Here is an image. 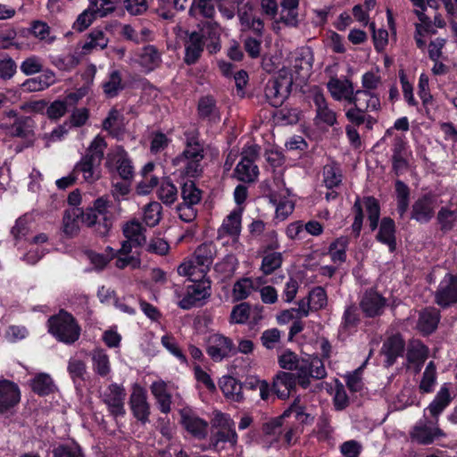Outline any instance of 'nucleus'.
Returning a JSON list of instances; mask_svg holds the SVG:
<instances>
[{"label": "nucleus", "mask_w": 457, "mask_h": 457, "mask_svg": "<svg viewBox=\"0 0 457 457\" xmlns=\"http://www.w3.org/2000/svg\"><path fill=\"white\" fill-rule=\"evenodd\" d=\"M196 130L185 133V149L172 160V165L177 168L176 172L183 178L189 179L181 186L182 203L189 205H196L202 199V192L191 179L201 175L203 171L202 161L204 158L203 145L198 139Z\"/></svg>", "instance_id": "1"}, {"label": "nucleus", "mask_w": 457, "mask_h": 457, "mask_svg": "<svg viewBox=\"0 0 457 457\" xmlns=\"http://www.w3.org/2000/svg\"><path fill=\"white\" fill-rule=\"evenodd\" d=\"M107 144L104 137L96 136L90 143L86 154L77 162L73 170L82 175L85 182L92 184L101 178V162Z\"/></svg>", "instance_id": "2"}, {"label": "nucleus", "mask_w": 457, "mask_h": 457, "mask_svg": "<svg viewBox=\"0 0 457 457\" xmlns=\"http://www.w3.org/2000/svg\"><path fill=\"white\" fill-rule=\"evenodd\" d=\"M212 433L211 444L215 451L220 452L227 447H234L237 443V434L235 430L233 420L227 414L220 411L214 412L212 420Z\"/></svg>", "instance_id": "3"}, {"label": "nucleus", "mask_w": 457, "mask_h": 457, "mask_svg": "<svg viewBox=\"0 0 457 457\" xmlns=\"http://www.w3.org/2000/svg\"><path fill=\"white\" fill-rule=\"evenodd\" d=\"M48 330L58 341L73 344L80 336V328L71 314L61 311L48 320Z\"/></svg>", "instance_id": "4"}, {"label": "nucleus", "mask_w": 457, "mask_h": 457, "mask_svg": "<svg viewBox=\"0 0 457 457\" xmlns=\"http://www.w3.org/2000/svg\"><path fill=\"white\" fill-rule=\"evenodd\" d=\"M211 285L207 280H198L186 287L184 293L179 288L175 290L178 298L177 304L183 310H189L193 307L202 305L211 295Z\"/></svg>", "instance_id": "5"}, {"label": "nucleus", "mask_w": 457, "mask_h": 457, "mask_svg": "<svg viewBox=\"0 0 457 457\" xmlns=\"http://www.w3.org/2000/svg\"><path fill=\"white\" fill-rule=\"evenodd\" d=\"M294 82L293 74L280 70L276 79L269 80L265 87V96L270 105L280 106L289 95Z\"/></svg>", "instance_id": "6"}, {"label": "nucleus", "mask_w": 457, "mask_h": 457, "mask_svg": "<svg viewBox=\"0 0 457 457\" xmlns=\"http://www.w3.org/2000/svg\"><path fill=\"white\" fill-rule=\"evenodd\" d=\"M294 370L298 385L304 389L311 385V378L321 379L327 376L324 363L319 357L303 359Z\"/></svg>", "instance_id": "7"}, {"label": "nucleus", "mask_w": 457, "mask_h": 457, "mask_svg": "<svg viewBox=\"0 0 457 457\" xmlns=\"http://www.w3.org/2000/svg\"><path fill=\"white\" fill-rule=\"evenodd\" d=\"M205 350L213 361L220 362L237 353L233 340L222 334L214 333L205 340Z\"/></svg>", "instance_id": "8"}, {"label": "nucleus", "mask_w": 457, "mask_h": 457, "mask_svg": "<svg viewBox=\"0 0 457 457\" xmlns=\"http://www.w3.org/2000/svg\"><path fill=\"white\" fill-rule=\"evenodd\" d=\"M106 168L111 171H117L123 180H129L134 174V167L128 153L123 147L118 145L112 148L106 155Z\"/></svg>", "instance_id": "9"}, {"label": "nucleus", "mask_w": 457, "mask_h": 457, "mask_svg": "<svg viewBox=\"0 0 457 457\" xmlns=\"http://www.w3.org/2000/svg\"><path fill=\"white\" fill-rule=\"evenodd\" d=\"M445 433L437 426V420L431 423L427 419L420 420L410 432L412 441L423 445H431L436 439L445 437Z\"/></svg>", "instance_id": "10"}, {"label": "nucleus", "mask_w": 457, "mask_h": 457, "mask_svg": "<svg viewBox=\"0 0 457 457\" xmlns=\"http://www.w3.org/2000/svg\"><path fill=\"white\" fill-rule=\"evenodd\" d=\"M435 303L441 308L457 303V276L447 273L435 292Z\"/></svg>", "instance_id": "11"}, {"label": "nucleus", "mask_w": 457, "mask_h": 457, "mask_svg": "<svg viewBox=\"0 0 457 457\" xmlns=\"http://www.w3.org/2000/svg\"><path fill=\"white\" fill-rule=\"evenodd\" d=\"M412 4L416 7L415 13L418 16L420 23L415 24V35L414 38L417 46L420 50H424L426 47V42L423 39L426 34H434L436 31L432 28V23L429 17L425 14L427 9L425 0H410Z\"/></svg>", "instance_id": "12"}, {"label": "nucleus", "mask_w": 457, "mask_h": 457, "mask_svg": "<svg viewBox=\"0 0 457 457\" xmlns=\"http://www.w3.org/2000/svg\"><path fill=\"white\" fill-rule=\"evenodd\" d=\"M125 388L116 383L109 385L102 395L103 402L106 404L111 414L115 417L125 414Z\"/></svg>", "instance_id": "13"}, {"label": "nucleus", "mask_w": 457, "mask_h": 457, "mask_svg": "<svg viewBox=\"0 0 457 457\" xmlns=\"http://www.w3.org/2000/svg\"><path fill=\"white\" fill-rule=\"evenodd\" d=\"M129 405L134 417L137 420L142 423L148 421L150 405L147 402L146 390L138 384H134L132 386V392L129 397Z\"/></svg>", "instance_id": "14"}, {"label": "nucleus", "mask_w": 457, "mask_h": 457, "mask_svg": "<svg viewBox=\"0 0 457 457\" xmlns=\"http://www.w3.org/2000/svg\"><path fill=\"white\" fill-rule=\"evenodd\" d=\"M291 411H285L279 417L274 418L263 424V442L268 447L279 445L287 421Z\"/></svg>", "instance_id": "15"}, {"label": "nucleus", "mask_w": 457, "mask_h": 457, "mask_svg": "<svg viewBox=\"0 0 457 457\" xmlns=\"http://www.w3.org/2000/svg\"><path fill=\"white\" fill-rule=\"evenodd\" d=\"M312 99L315 105L316 123H324L328 126H333L337 121L336 112L328 107L323 93L318 87H314L312 90Z\"/></svg>", "instance_id": "16"}, {"label": "nucleus", "mask_w": 457, "mask_h": 457, "mask_svg": "<svg viewBox=\"0 0 457 457\" xmlns=\"http://www.w3.org/2000/svg\"><path fill=\"white\" fill-rule=\"evenodd\" d=\"M435 207V195L425 194L414 202L411 209V219L420 223H427L433 218Z\"/></svg>", "instance_id": "17"}, {"label": "nucleus", "mask_w": 457, "mask_h": 457, "mask_svg": "<svg viewBox=\"0 0 457 457\" xmlns=\"http://www.w3.org/2000/svg\"><path fill=\"white\" fill-rule=\"evenodd\" d=\"M207 51L212 54L220 50L221 27L216 21H206L198 31Z\"/></svg>", "instance_id": "18"}, {"label": "nucleus", "mask_w": 457, "mask_h": 457, "mask_svg": "<svg viewBox=\"0 0 457 457\" xmlns=\"http://www.w3.org/2000/svg\"><path fill=\"white\" fill-rule=\"evenodd\" d=\"M313 64V54L309 47L297 50L294 55L293 68L295 79L304 81L311 74Z\"/></svg>", "instance_id": "19"}, {"label": "nucleus", "mask_w": 457, "mask_h": 457, "mask_svg": "<svg viewBox=\"0 0 457 457\" xmlns=\"http://www.w3.org/2000/svg\"><path fill=\"white\" fill-rule=\"evenodd\" d=\"M21 400L19 386L7 379L0 380V413L14 407Z\"/></svg>", "instance_id": "20"}, {"label": "nucleus", "mask_w": 457, "mask_h": 457, "mask_svg": "<svg viewBox=\"0 0 457 457\" xmlns=\"http://www.w3.org/2000/svg\"><path fill=\"white\" fill-rule=\"evenodd\" d=\"M386 300L376 290L370 289L363 294L360 306L368 317L378 316L382 313Z\"/></svg>", "instance_id": "21"}, {"label": "nucleus", "mask_w": 457, "mask_h": 457, "mask_svg": "<svg viewBox=\"0 0 457 457\" xmlns=\"http://www.w3.org/2000/svg\"><path fill=\"white\" fill-rule=\"evenodd\" d=\"M327 87L332 98L336 101H345L350 104L354 94L353 84L347 79L331 78L327 83Z\"/></svg>", "instance_id": "22"}, {"label": "nucleus", "mask_w": 457, "mask_h": 457, "mask_svg": "<svg viewBox=\"0 0 457 457\" xmlns=\"http://www.w3.org/2000/svg\"><path fill=\"white\" fill-rule=\"evenodd\" d=\"M181 422L185 429L197 438H204L208 433V423L197 417L190 410L184 409L180 412Z\"/></svg>", "instance_id": "23"}, {"label": "nucleus", "mask_w": 457, "mask_h": 457, "mask_svg": "<svg viewBox=\"0 0 457 457\" xmlns=\"http://www.w3.org/2000/svg\"><path fill=\"white\" fill-rule=\"evenodd\" d=\"M350 104L358 107V110L368 112H378L381 109L379 96L370 90L357 89L352 97Z\"/></svg>", "instance_id": "24"}, {"label": "nucleus", "mask_w": 457, "mask_h": 457, "mask_svg": "<svg viewBox=\"0 0 457 457\" xmlns=\"http://www.w3.org/2000/svg\"><path fill=\"white\" fill-rule=\"evenodd\" d=\"M296 378L292 372L280 371L273 378L272 389L280 399L287 398L296 387Z\"/></svg>", "instance_id": "25"}, {"label": "nucleus", "mask_w": 457, "mask_h": 457, "mask_svg": "<svg viewBox=\"0 0 457 457\" xmlns=\"http://www.w3.org/2000/svg\"><path fill=\"white\" fill-rule=\"evenodd\" d=\"M437 221L443 231H450L457 225V195H453L448 204L438 211Z\"/></svg>", "instance_id": "26"}, {"label": "nucleus", "mask_w": 457, "mask_h": 457, "mask_svg": "<svg viewBox=\"0 0 457 457\" xmlns=\"http://www.w3.org/2000/svg\"><path fill=\"white\" fill-rule=\"evenodd\" d=\"M204 46V42L202 40L199 32L193 31L189 33L185 41L184 62L187 65L195 63L201 57Z\"/></svg>", "instance_id": "27"}, {"label": "nucleus", "mask_w": 457, "mask_h": 457, "mask_svg": "<svg viewBox=\"0 0 457 457\" xmlns=\"http://www.w3.org/2000/svg\"><path fill=\"white\" fill-rule=\"evenodd\" d=\"M242 210L237 208L233 210L222 221L218 229L219 238L231 237L236 238L241 232Z\"/></svg>", "instance_id": "28"}, {"label": "nucleus", "mask_w": 457, "mask_h": 457, "mask_svg": "<svg viewBox=\"0 0 457 457\" xmlns=\"http://www.w3.org/2000/svg\"><path fill=\"white\" fill-rule=\"evenodd\" d=\"M137 62L144 72L149 73L160 66L162 55L154 46L148 45L138 53Z\"/></svg>", "instance_id": "29"}, {"label": "nucleus", "mask_w": 457, "mask_h": 457, "mask_svg": "<svg viewBox=\"0 0 457 457\" xmlns=\"http://www.w3.org/2000/svg\"><path fill=\"white\" fill-rule=\"evenodd\" d=\"M0 129L7 136L15 137H28L32 132L31 120L29 117L21 116L12 123L3 121Z\"/></svg>", "instance_id": "30"}, {"label": "nucleus", "mask_w": 457, "mask_h": 457, "mask_svg": "<svg viewBox=\"0 0 457 457\" xmlns=\"http://www.w3.org/2000/svg\"><path fill=\"white\" fill-rule=\"evenodd\" d=\"M216 249L212 243L202 244L195 249L192 258L198 266L199 273L203 276L206 274L212 265Z\"/></svg>", "instance_id": "31"}, {"label": "nucleus", "mask_w": 457, "mask_h": 457, "mask_svg": "<svg viewBox=\"0 0 457 457\" xmlns=\"http://www.w3.org/2000/svg\"><path fill=\"white\" fill-rule=\"evenodd\" d=\"M55 81V73L51 70H46L41 75L26 79L21 87L26 92H38L48 88Z\"/></svg>", "instance_id": "32"}, {"label": "nucleus", "mask_w": 457, "mask_h": 457, "mask_svg": "<svg viewBox=\"0 0 457 457\" xmlns=\"http://www.w3.org/2000/svg\"><path fill=\"white\" fill-rule=\"evenodd\" d=\"M428 356V349L420 341H411L407 350V360L415 372L421 370L425 361Z\"/></svg>", "instance_id": "33"}, {"label": "nucleus", "mask_w": 457, "mask_h": 457, "mask_svg": "<svg viewBox=\"0 0 457 457\" xmlns=\"http://www.w3.org/2000/svg\"><path fill=\"white\" fill-rule=\"evenodd\" d=\"M452 402L450 393V384L444 383L438 392L436 393L433 401L429 403L427 410H428L431 416L437 420L438 416L445 411V409Z\"/></svg>", "instance_id": "34"}, {"label": "nucleus", "mask_w": 457, "mask_h": 457, "mask_svg": "<svg viewBox=\"0 0 457 457\" xmlns=\"http://www.w3.org/2000/svg\"><path fill=\"white\" fill-rule=\"evenodd\" d=\"M262 284V278H243L238 279L233 286L232 296L235 301L246 299L253 291H256Z\"/></svg>", "instance_id": "35"}, {"label": "nucleus", "mask_w": 457, "mask_h": 457, "mask_svg": "<svg viewBox=\"0 0 457 457\" xmlns=\"http://www.w3.org/2000/svg\"><path fill=\"white\" fill-rule=\"evenodd\" d=\"M440 320L439 311L436 308H426L420 313L417 324L418 329L424 335L431 334Z\"/></svg>", "instance_id": "36"}, {"label": "nucleus", "mask_w": 457, "mask_h": 457, "mask_svg": "<svg viewBox=\"0 0 457 457\" xmlns=\"http://www.w3.org/2000/svg\"><path fill=\"white\" fill-rule=\"evenodd\" d=\"M151 392L159 405L160 411L163 413L170 411L171 394L167 384L162 380H158L151 385Z\"/></svg>", "instance_id": "37"}, {"label": "nucleus", "mask_w": 457, "mask_h": 457, "mask_svg": "<svg viewBox=\"0 0 457 457\" xmlns=\"http://www.w3.org/2000/svg\"><path fill=\"white\" fill-rule=\"evenodd\" d=\"M122 232L127 239L133 242L134 246H140L145 243V228L136 219L130 220L122 226Z\"/></svg>", "instance_id": "38"}, {"label": "nucleus", "mask_w": 457, "mask_h": 457, "mask_svg": "<svg viewBox=\"0 0 457 457\" xmlns=\"http://www.w3.org/2000/svg\"><path fill=\"white\" fill-rule=\"evenodd\" d=\"M404 342L400 336H393L385 341L382 346V353L386 357L387 366H391L396 358L402 354Z\"/></svg>", "instance_id": "39"}, {"label": "nucleus", "mask_w": 457, "mask_h": 457, "mask_svg": "<svg viewBox=\"0 0 457 457\" xmlns=\"http://www.w3.org/2000/svg\"><path fill=\"white\" fill-rule=\"evenodd\" d=\"M102 87L107 97L117 96L124 88L120 72L118 70H110Z\"/></svg>", "instance_id": "40"}, {"label": "nucleus", "mask_w": 457, "mask_h": 457, "mask_svg": "<svg viewBox=\"0 0 457 457\" xmlns=\"http://www.w3.org/2000/svg\"><path fill=\"white\" fill-rule=\"evenodd\" d=\"M82 215V210L79 207H71L65 211L63 215V232L73 237L79 231Z\"/></svg>", "instance_id": "41"}, {"label": "nucleus", "mask_w": 457, "mask_h": 457, "mask_svg": "<svg viewBox=\"0 0 457 457\" xmlns=\"http://www.w3.org/2000/svg\"><path fill=\"white\" fill-rule=\"evenodd\" d=\"M109 43V38L106 34L101 29H93L87 37V40L82 46L83 54H87L93 50H103Z\"/></svg>", "instance_id": "42"}, {"label": "nucleus", "mask_w": 457, "mask_h": 457, "mask_svg": "<svg viewBox=\"0 0 457 457\" xmlns=\"http://www.w3.org/2000/svg\"><path fill=\"white\" fill-rule=\"evenodd\" d=\"M110 207V201L106 197H99L96 200H95L93 204V210L97 212V214L101 217L103 220V224H99V228H97V233L104 237L108 234L111 227L112 222L107 218L108 209Z\"/></svg>", "instance_id": "43"}, {"label": "nucleus", "mask_w": 457, "mask_h": 457, "mask_svg": "<svg viewBox=\"0 0 457 457\" xmlns=\"http://www.w3.org/2000/svg\"><path fill=\"white\" fill-rule=\"evenodd\" d=\"M395 232V228L394 220L390 218H384L380 223L377 238L379 242L386 245L390 252H394L396 245Z\"/></svg>", "instance_id": "44"}, {"label": "nucleus", "mask_w": 457, "mask_h": 457, "mask_svg": "<svg viewBox=\"0 0 457 457\" xmlns=\"http://www.w3.org/2000/svg\"><path fill=\"white\" fill-rule=\"evenodd\" d=\"M220 387L224 395L233 401L243 399L242 385L233 377L225 376L220 381Z\"/></svg>", "instance_id": "45"}, {"label": "nucleus", "mask_w": 457, "mask_h": 457, "mask_svg": "<svg viewBox=\"0 0 457 457\" xmlns=\"http://www.w3.org/2000/svg\"><path fill=\"white\" fill-rule=\"evenodd\" d=\"M235 174L240 181L253 182L259 175V169L252 161L241 160L235 169Z\"/></svg>", "instance_id": "46"}, {"label": "nucleus", "mask_w": 457, "mask_h": 457, "mask_svg": "<svg viewBox=\"0 0 457 457\" xmlns=\"http://www.w3.org/2000/svg\"><path fill=\"white\" fill-rule=\"evenodd\" d=\"M437 380L436 367L434 361H429L422 374L419 384V390L421 394H430L434 391Z\"/></svg>", "instance_id": "47"}, {"label": "nucleus", "mask_w": 457, "mask_h": 457, "mask_svg": "<svg viewBox=\"0 0 457 457\" xmlns=\"http://www.w3.org/2000/svg\"><path fill=\"white\" fill-rule=\"evenodd\" d=\"M299 0H281L280 2V19L288 26H296L297 21V8Z\"/></svg>", "instance_id": "48"}, {"label": "nucleus", "mask_w": 457, "mask_h": 457, "mask_svg": "<svg viewBox=\"0 0 457 457\" xmlns=\"http://www.w3.org/2000/svg\"><path fill=\"white\" fill-rule=\"evenodd\" d=\"M93 370L101 377H106L111 372L109 356L102 349H96L92 353Z\"/></svg>", "instance_id": "49"}, {"label": "nucleus", "mask_w": 457, "mask_h": 457, "mask_svg": "<svg viewBox=\"0 0 457 457\" xmlns=\"http://www.w3.org/2000/svg\"><path fill=\"white\" fill-rule=\"evenodd\" d=\"M348 244L346 237H340L330 244L328 254L333 262L341 264L345 261Z\"/></svg>", "instance_id": "50"}, {"label": "nucleus", "mask_w": 457, "mask_h": 457, "mask_svg": "<svg viewBox=\"0 0 457 457\" xmlns=\"http://www.w3.org/2000/svg\"><path fill=\"white\" fill-rule=\"evenodd\" d=\"M238 266V261L233 254L226 255L220 262H217L214 270L220 275L222 279L231 278Z\"/></svg>", "instance_id": "51"}, {"label": "nucleus", "mask_w": 457, "mask_h": 457, "mask_svg": "<svg viewBox=\"0 0 457 457\" xmlns=\"http://www.w3.org/2000/svg\"><path fill=\"white\" fill-rule=\"evenodd\" d=\"M189 14L195 18H212L215 15V7L212 0H193Z\"/></svg>", "instance_id": "52"}, {"label": "nucleus", "mask_w": 457, "mask_h": 457, "mask_svg": "<svg viewBox=\"0 0 457 457\" xmlns=\"http://www.w3.org/2000/svg\"><path fill=\"white\" fill-rule=\"evenodd\" d=\"M397 212L403 217L409 208L410 188L402 180L395 181Z\"/></svg>", "instance_id": "53"}, {"label": "nucleus", "mask_w": 457, "mask_h": 457, "mask_svg": "<svg viewBox=\"0 0 457 457\" xmlns=\"http://www.w3.org/2000/svg\"><path fill=\"white\" fill-rule=\"evenodd\" d=\"M162 207L158 202H151L143 208V220L148 227H155L162 218Z\"/></svg>", "instance_id": "54"}, {"label": "nucleus", "mask_w": 457, "mask_h": 457, "mask_svg": "<svg viewBox=\"0 0 457 457\" xmlns=\"http://www.w3.org/2000/svg\"><path fill=\"white\" fill-rule=\"evenodd\" d=\"M30 32L36 38L48 45L53 44L56 39V37L52 35L51 28L47 23L41 21H35L31 23Z\"/></svg>", "instance_id": "55"}, {"label": "nucleus", "mask_w": 457, "mask_h": 457, "mask_svg": "<svg viewBox=\"0 0 457 457\" xmlns=\"http://www.w3.org/2000/svg\"><path fill=\"white\" fill-rule=\"evenodd\" d=\"M54 387L53 379L46 373L38 374L31 380L32 390L39 395H49Z\"/></svg>", "instance_id": "56"}, {"label": "nucleus", "mask_w": 457, "mask_h": 457, "mask_svg": "<svg viewBox=\"0 0 457 457\" xmlns=\"http://www.w3.org/2000/svg\"><path fill=\"white\" fill-rule=\"evenodd\" d=\"M159 199L165 204H173L178 198V189L169 179H163L157 191Z\"/></svg>", "instance_id": "57"}, {"label": "nucleus", "mask_w": 457, "mask_h": 457, "mask_svg": "<svg viewBox=\"0 0 457 457\" xmlns=\"http://www.w3.org/2000/svg\"><path fill=\"white\" fill-rule=\"evenodd\" d=\"M282 262L283 256L281 253H268L262 258L261 270L265 275L271 274L277 269L280 268Z\"/></svg>", "instance_id": "58"}, {"label": "nucleus", "mask_w": 457, "mask_h": 457, "mask_svg": "<svg viewBox=\"0 0 457 457\" xmlns=\"http://www.w3.org/2000/svg\"><path fill=\"white\" fill-rule=\"evenodd\" d=\"M363 204L366 208L368 213V219L370 221V227L371 230H374L378 227L379 215H380V208L378 201L371 196L365 197L363 199Z\"/></svg>", "instance_id": "59"}, {"label": "nucleus", "mask_w": 457, "mask_h": 457, "mask_svg": "<svg viewBox=\"0 0 457 457\" xmlns=\"http://www.w3.org/2000/svg\"><path fill=\"white\" fill-rule=\"evenodd\" d=\"M119 0H90V8L96 17H105L112 12Z\"/></svg>", "instance_id": "60"}, {"label": "nucleus", "mask_w": 457, "mask_h": 457, "mask_svg": "<svg viewBox=\"0 0 457 457\" xmlns=\"http://www.w3.org/2000/svg\"><path fill=\"white\" fill-rule=\"evenodd\" d=\"M43 59L37 55H30L21 63V71L26 76L37 74L43 71Z\"/></svg>", "instance_id": "61"}, {"label": "nucleus", "mask_w": 457, "mask_h": 457, "mask_svg": "<svg viewBox=\"0 0 457 457\" xmlns=\"http://www.w3.org/2000/svg\"><path fill=\"white\" fill-rule=\"evenodd\" d=\"M198 112L202 118L208 119L212 121L219 119L215 102L209 96L201 98L198 104Z\"/></svg>", "instance_id": "62"}, {"label": "nucleus", "mask_w": 457, "mask_h": 457, "mask_svg": "<svg viewBox=\"0 0 457 457\" xmlns=\"http://www.w3.org/2000/svg\"><path fill=\"white\" fill-rule=\"evenodd\" d=\"M162 345L173 356H175L180 362L186 363L187 362V357L182 353L180 348L179 347V345L177 343V340L175 337L170 334H166L162 337L161 338Z\"/></svg>", "instance_id": "63"}, {"label": "nucleus", "mask_w": 457, "mask_h": 457, "mask_svg": "<svg viewBox=\"0 0 457 457\" xmlns=\"http://www.w3.org/2000/svg\"><path fill=\"white\" fill-rule=\"evenodd\" d=\"M54 457H84L80 447L75 443L63 444L53 450Z\"/></svg>", "instance_id": "64"}]
</instances>
